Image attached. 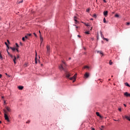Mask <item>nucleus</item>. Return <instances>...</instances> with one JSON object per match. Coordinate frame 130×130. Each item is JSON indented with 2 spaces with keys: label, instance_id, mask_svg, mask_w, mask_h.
Wrapping results in <instances>:
<instances>
[{
  "label": "nucleus",
  "instance_id": "f257e3e1",
  "mask_svg": "<svg viewBox=\"0 0 130 130\" xmlns=\"http://www.w3.org/2000/svg\"><path fill=\"white\" fill-rule=\"evenodd\" d=\"M62 63L63 64H60L59 66V70L61 71H64V73L66 74V78H70V76H71L69 73L67 71V67H68V65H67V63L66 62L62 61Z\"/></svg>",
  "mask_w": 130,
  "mask_h": 130
},
{
  "label": "nucleus",
  "instance_id": "f03ea898",
  "mask_svg": "<svg viewBox=\"0 0 130 130\" xmlns=\"http://www.w3.org/2000/svg\"><path fill=\"white\" fill-rule=\"evenodd\" d=\"M3 111L5 112L4 117H5V120L8 121V122H10V121H11V120H10V118H9V116H8V114H7V110H6V109H4Z\"/></svg>",
  "mask_w": 130,
  "mask_h": 130
},
{
  "label": "nucleus",
  "instance_id": "7ed1b4c3",
  "mask_svg": "<svg viewBox=\"0 0 130 130\" xmlns=\"http://www.w3.org/2000/svg\"><path fill=\"white\" fill-rule=\"evenodd\" d=\"M69 79L71 81H73V82L74 83V82H76V80L77 79V74H75L73 77H71Z\"/></svg>",
  "mask_w": 130,
  "mask_h": 130
},
{
  "label": "nucleus",
  "instance_id": "20e7f679",
  "mask_svg": "<svg viewBox=\"0 0 130 130\" xmlns=\"http://www.w3.org/2000/svg\"><path fill=\"white\" fill-rule=\"evenodd\" d=\"M6 109L7 110L8 112H11L12 111V109H11V108L10 107H6Z\"/></svg>",
  "mask_w": 130,
  "mask_h": 130
},
{
  "label": "nucleus",
  "instance_id": "39448f33",
  "mask_svg": "<svg viewBox=\"0 0 130 130\" xmlns=\"http://www.w3.org/2000/svg\"><path fill=\"white\" fill-rule=\"evenodd\" d=\"M124 95L126 97H130V93H128L127 92H125L124 93Z\"/></svg>",
  "mask_w": 130,
  "mask_h": 130
},
{
  "label": "nucleus",
  "instance_id": "423d86ee",
  "mask_svg": "<svg viewBox=\"0 0 130 130\" xmlns=\"http://www.w3.org/2000/svg\"><path fill=\"white\" fill-rule=\"evenodd\" d=\"M40 38L41 45V44H42V42H43V38L42 37V36L41 35L40 36Z\"/></svg>",
  "mask_w": 130,
  "mask_h": 130
},
{
  "label": "nucleus",
  "instance_id": "0eeeda50",
  "mask_svg": "<svg viewBox=\"0 0 130 130\" xmlns=\"http://www.w3.org/2000/svg\"><path fill=\"white\" fill-rule=\"evenodd\" d=\"M47 53H49L50 52V47L49 46L47 45Z\"/></svg>",
  "mask_w": 130,
  "mask_h": 130
},
{
  "label": "nucleus",
  "instance_id": "6e6552de",
  "mask_svg": "<svg viewBox=\"0 0 130 130\" xmlns=\"http://www.w3.org/2000/svg\"><path fill=\"white\" fill-rule=\"evenodd\" d=\"M108 15V11H106L104 12V16H105V17H107Z\"/></svg>",
  "mask_w": 130,
  "mask_h": 130
},
{
  "label": "nucleus",
  "instance_id": "1a4fd4ad",
  "mask_svg": "<svg viewBox=\"0 0 130 130\" xmlns=\"http://www.w3.org/2000/svg\"><path fill=\"white\" fill-rule=\"evenodd\" d=\"M125 118H126V119H127V120H128L129 121H130V116H125Z\"/></svg>",
  "mask_w": 130,
  "mask_h": 130
},
{
  "label": "nucleus",
  "instance_id": "9d476101",
  "mask_svg": "<svg viewBox=\"0 0 130 130\" xmlns=\"http://www.w3.org/2000/svg\"><path fill=\"white\" fill-rule=\"evenodd\" d=\"M84 77L85 78H89V73H85V74H84Z\"/></svg>",
  "mask_w": 130,
  "mask_h": 130
},
{
  "label": "nucleus",
  "instance_id": "9b49d317",
  "mask_svg": "<svg viewBox=\"0 0 130 130\" xmlns=\"http://www.w3.org/2000/svg\"><path fill=\"white\" fill-rule=\"evenodd\" d=\"M97 53H100V54H101L102 55H104L103 52H102V51H98Z\"/></svg>",
  "mask_w": 130,
  "mask_h": 130
},
{
  "label": "nucleus",
  "instance_id": "f8f14e48",
  "mask_svg": "<svg viewBox=\"0 0 130 130\" xmlns=\"http://www.w3.org/2000/svg\"><path fill=\"white\" fill-rule=\"evenodd\" d=\"M23 88H24V86H18V89L19 90H23Z\"/></svg>",
  "mask_w": 130,
  "mask_h": 130
},
{
  "label": "nucleus",
  "instance_id": "ddd939ff",
  "mask_svg": "<svg viewBox=\"0 0 130 130\" xmlns=\"http://www.w3.org/2000/svg\"><path fill=\"white\" fill-rule=\"evenodd\" d=\"M96 115H97V116H99L101 118L102 117V116L100 115V114L99 113V112H96Z\"/></svg>",
  "mask_w": 130,
  "mask_h": 130
},
{
  "label": "nucleus",
  "instance_id": "4468645a",
  "mask_svg": "<svg viewBox=\"0 0 130 130\" xmlns=\"http://www.w3.org/2000/svg\"><path fill=\"white\" fill-rule=\"evenodd\" d=\"M10 49H12V50H13V51H15V50H16V48L14 47H10Z\"/></svg>",
  "mask_w": 130,
  "mask_h": 130
},
{
  "label": "nucleus",
  "instance_id": "2eb2a0df",
  "mask_svg": "<svg viewBox=\"0 0 130 130\" xmlns=\"http://www.w3.org/2000/svg\"><path fill=\"white\" fill-rule=\"evenodd\" d=\"M5 44L6 45L7 47L8 48V49H10V47L9 46V45H8V43L7 42H5Z\"/></svg>",
  "mask_w": 130,
  "mask_h": 130
},
{
  "label": "nucleus",
  "instance_id": "dca6fc26",
  "mask_svg": "<svg viewBox=\"0 0 130 130\" xmlns=\"http://www.w3.org/2000/svg\"><path fill=\"white\" fill-rule=\"evenodd\" d=\"M16 59H17V57H16L15 56H14V58L13 59V61H14L15 64H16Z\"/></svg>",
  "mask_w": 130,
  "mask_h": 130
},
{
  "label": "nucleus",
  "instance_id": "f3484780",
  "mask_svg": "<svg viewBox=\"0 0 130 130\" xmlns=\"http://www.w3.org/2000/svg\"><path fill=\"white\" fill-rule=\"evenodd\" d=\"M23 2V0H21V1H17V4H22Z\"/></svg>",
  "mask_w": 130,
  "mask_h": 130
},
{
  "label": "nucleus",
  "instance_id": "a211bd4d",
  "mask_svg": "<svg viewBox=\"0 0 130 130\" xmlns=\"http://www.w3.org/2000/svg\"><path fill=\"white\" fill-rule=\"evenodd\" d=\"M125 85L127 86V87H130L129 84L127 82L125 83Z\"/></svg>",
  "mask_w": 130,
  "mask_h": 130
},
{
  "label": "nucleus",
  "instance_id": "6ab92c4d",
  "mask_svg": "<svg viewBox=\"0 0 130 130\" xmlns=\"http://www.w3.org/2000/svg\"><path fill=\"white\" fill-rule=\"evenodd\" d=\"M0 59H1V60H3V56L2 55V54L1 53H0Z\"/></svg>",
  "mask_w": 130,
  "mask_h": 130
},
{
  "label": "nucleus",
  "instance_id": "aec40b11",
  "mask_svg": "<svg viewBox=\"0 0 130 130\" xmlns=\"http://www.w3.org/2000/svg\"><path fill=\"white\" fill-rule=\"evenodd\" d=\"M115 17L116 18H119V15L118 14H116L115 15Z\"/></svg>",
  "mask_w": 130,
  "mask_h": 130
},
{
  "label": "nucleus",
  "instance_id": "412c9836",
  "mask_svg": "<svg viewBox=\"0 0 130 130\" xmlns=\"http://www.w3.org/2000/svg\"><path fill=\"white\" fill-rule=\"evenodd\" d=\"M84 33L85 34H90V31H86Z\"/></svg>",
  "mask_w": 130,
  "mask_h": 130
},
{
  "label": "nucleus",
  "instance_id": "4be33fe9",
  "mask_svg": "<svg viewBox=\"0 0 130 130\" xmlns=\"http://www.w3.org/2000/svg\"><path fill=\"white\" fill-rule=\"evenodd\" d=\"M74 21H75V24H78V23H79V21H78L77 19H74Z\"/></svg>",
  "mask_w": 130,
  "mask_h": 130
},
{
  "label": "nucleus",
  "instance_id": "5701e85b",
  "mask_svg": "<svg viewBox=\"0 0 130 130\" xmlns=\"http://www.w3.org/2000/svg\"><path fill=\"white\" fill-rule=\"evenodd\" d=\"M84 24H85V26H87V27H88V28H89L90 25L86 24V23H84Z\"/></svg>",
  "mask_w": 130,
  "mask_h": 130
},
{
  "label": "nucleus",
  "instance_id": "b1692460",
  "mask_svg": "<svg viewBox=\"0 0 130 130\" xmlns=\"http://www.w3.org/2000/svg\"><path fill=\"white\" fill-rule=\"evenodd\" d=\"M90 68V67H89L88 66H84V69H89Z\"/></svg>",
  "mask_w": 130,
  "mask_h": 130
},
{
  "label": "nucleus",
  "instance_id": "393cba45",
  "mask_svg": "<svg viewBox=\"0 0 130 130\" xmlns=\"http://www.w3.org/2000/svg\"><path fill=\"white\" fill-rule=\"evenodd\" d=\"M112 63H113L112 61L111 60H110V61H109V64H110V66L112 65Z\"/></svg>",
  "mask_w": 130,
  "mask_h": 130
},
{
  "label": "nucleus",
  "instance_id": "a878e982",
  "mask_svg": "<svg viewBox=\"0 0 130 130\" xmlns=\"http://www.w3.org/2000/svg\"><path fill=\"white\" fill-rule=\"evenodd\" d=\"M103 39H104V40H106V41H108V39H106V38H104V37H103Z\"/></svg>",
  "mask_w": 130,
  "mask_h": 130
},
{
  "label": "nucleus",
  "instance_id": "bb28decb",
  "mask_svg": "<svg viewBox=\"0 0 130 130\" xmlns=\"http://www.w3.org/2000/svg\"><path fill=\"white\" fill-rule=\"evenodd\" d=\"M16 46L17 48H19V45L18 44V43H16Z\"/></svg>",
  "mask_w": 130,
  "mask_h": 130
},
{
  "label": "nucleus",
  "instance_id": "cd10ccee",
  "mask_svg": "<svg viewBox=\"0 0 130 130\" xmlns=\"http://www.w3.org/2000/svg\"><path fill=\"white\" fill-rule=\"evenodd\" d=\"M35 63L37 64V57H36Z\"/></svg>",
  "mask_w": 130,
  "mask_h": 130
},
{
  "label": "nucleus",
  "instance_id": "c85d7f7f",
  "mask_svg": "<svg viewBox=\"0 0 130 130\" xmlns=\"http://www.w3.org/2000/svg\"><path fill=\"white\" fill-rule=\"evenodd\" d=\"M101 35L102 38H103V37H104V36H103V35H102V32H101Z\"/></svg>",
  "mask_w": 130,
  "mask_h": 130
},
{
  "label": "nucleus",
  "instance_id": "c756f323",
  "mask_svg": "<svg viewBox=\"0 0 130 130\" xmlns=\"http://www.w3.org/2000/svg\"><path fill=\"white\" fill-rule=\"evenodd\" d=\"M104 23H106V19L105 18H104Z\"/></svg>",
  "mask_w": 130,
  "mask_h": 130
},
{
  "label": "nucleus",
  "instance_id": "7c9ffc66",
  "mask_svg": "<svg viewBox=\"0 0 130 130\" xmlns=\"http://www.w3.org/2000/svg\"><path fill=\"white\" fill-rule=\"evenodd\" d=\"M31 35H32V34H27V36H31Z\"/></svg>",
  "mask_w": 130,
  "mask_h": 130
},
{
  "label": "nucleus",
  "instance_id": "2f4dec72",
  "mask_svg": "<svg viewBox=\"0 0 130 130\" xmlns=\"http://www.w3.org/2000/svg\"><path fill=\"white\" fill-rule=\"evenodd\" d=\"M7 53H8V54L9 55H10L11 54L10 53V52H9V51H8V49H7Z\"/></svg>",
  "mask_w": 130,
  "mask_h": 130
},
{
  "label": "nucleus",
  "instance_id": "473e14b6",
  "mask_svg": "<svg viewBox=\"0 0 130 130\" xmlns=\"http://www.w3.org/2000/svg\"><path fill=\"white\" fill-rule=\"evenodd\" d=\"M34 35H35V37H37V35L35 32H34Z\"/></svg>",
  "mask_w": 130,
  "mask_h": 130
},
{
  "label": "nucleus",
  "instance_id": "72a5a7b5",
  "mask_svg": "<svg viewBox=\"0 0 130 130\" xmlns=\"http://www.w3.org/2000/svg\"><path fill=\"white\" fill-rule=\"evenodd\" d=\"M24 38H26V39H28V36L27 35L25 36Z\"/></svg>",
  "mask_w": 130,
  "mask_h": 130
},
{
  "label": "nucleus",
  "instance_id": "f704fd0d",
  "mask_svg": "<svg viewBox=\"0 0 130 130\" xmlns=\"http://www.w3.org/2000/svg\"><path fill=\"white\" fill-rule=\"evenodd\" d=\"M22 41H25V38L24 37H23L22 39Z\"/></svg>",
  "mask_w": 130,
  "mask_h": 130
},
{
  "label": "nucleus",
  "instance_id": "c9c22d12",
  "mask_svg": "<svg viewBox=\"0 0 130 130\" xmlns=\"http://www.w3.org/2000/svg\"><path fill=\"white\" fill-rule=\"evenodd\" d=\"M16 51H17V52H19V50L18 48H16Z\"/></svg>",
  "mask_w": 130,
  "mask_h": 130
},
{
  "label": "nucleus",
  "instance_id": "e433bc0d",
  "mask_svg": "<svg viewBox=\"0 0 130 130\" xmlns=\"http://www.w3.org/2000/svg\"><path fill=\"white\" fill-rule=\"evenodd\" d=\"M93 18H96V14H93Z\"/></svg>",
  "mask_w": 130,
  "mask_h": 130
},
{
  "label": "nucleus",
  "instance_id": "4c0bfd02",
  "mask_svg": "<svg viewBox=\"0 0 130 130\" xmlns=\"http://www.w3.org/2000/svg\"><path fill=\"white\" fill-rule=\"evenodd\" d=\"M10 55V56L11 57V58H13V55L10 54V55Z\"/></svg>",
  "mask_w": 130,
  "mask_h": 130
},
{
  "label": "nucleus",
  "instance_id": "58836bf2",
  "mask_svg": "<svg viewBox=\"0 0 130 130\" xmlns=\"http://www.w3.org/2000/svg\"><path fill=\"white\" fill-rule=\"evenodd\" d=\"M118 110H119V111H121V108H118Z\"/></svg>",
  "mask_w": 130,
  "mask_h": 130
},
{
  "label": "nucleus",
  "instance_id": "ea45409f",
  "mask_svg": "<svg viewBox=\"0 0 130 130\" xmlns=\"http://www.w3.org/2000/svg\"><path fill=\"white\" fill-rule=\"evenodd\" d=\"M89 11H90V10H89V9H87V10H86V12H89Z\"/></svg>",
  "mask_w": 130,
  "mask_h": 130
},
{
  "label": "nucleus",
  "instance_id": "a19ab883",
  "mask_svg": "<svg viewBox=\"0 0 130 130\" xmlns=\"http://www.w3.org/2000/svg\"><path fill=\"white\" fill-rule=\"evenodd\" d=\"M39 32L40 33V36L41 35V31H40V30H39Z\"/></svg>",
  "mask_w": 130,
  "mask_h": 130
},
{
  "label": "nucleus",
  "instance_id": "79ce46f5",
  "mask_svg": "<svg viewBox=\"0 0 130 130\" xmlns=\"http://www.w3.org/2000/svg\"><path fill=\"white\" fill-rule=\"evenodd\" d=\"M126 25H130V23L129 22H127Z\"/></svg>",
  "mask_w": 130,
  "mask_h": 130
},
{
  "label": "nucleus",
  "instance_id": "37998d69",
  "mask_svg": "<svg viewBox=\"0 0 130 130\" xmlns=\"http://www.w3.org/2000/svg\"><path fill=\"white\" fill-rule=\"evenodd\" d=\"M4 105H6V101L5 100H4Z\"/></svg>",
  "mask_w": 130,
  "mask_h": 130
},
{
  "label": "nucleus",
  "instance_id": "c03bdc74",
  "mask_svg": "<svg viewBox=\"0 0 130 130\" xmlns=\"http://www.w3.org/2000/svg\"><path fill=\"white\" fill-rule=\"evenodd\" d=\"M7 42L9 43V44H10V41H9V40H7Z\"/></svg>",
  "mask_w": 130,
  "mask_h": 130
},
{
  "label": "nucleus",
  "instance_id": "a18cd8bd",
  "mask_svg": "<svg viewBox=\"0 0 130 130\" xmlns=\"http://www.w3.org/2000/svg\"><path fill=\"white\" fill-rule=\"evenodd\" d=\"M30 123V121H28L26 122V123Z\"/></svg>",
  "mask_w": 130,
  "mask_h": 130
},
{
  "label": "nucleus",
  "instance_id": "49530a36",
  "mask_svg": "<svg viewBox=\"0 0 130 130\" xmlns=\"http://www.w3.org/2000/svg\"><path fill=\"white\" fill-rule=\"evenodd\" d=\"M20 45H21V46H22V45H23V44L20 42Z\"/></svg>",
  "mask_w": 130,
  "mask_h": 130
},
{
  "label": "nucleus",
  "instance_id": "de8ad7c7",
  "mask_svg": "<svg viewBox=\"0 0 130 130\" xmlns=\"http://www.w3.org/2000/svg\"><path fill=\"white\" fill-rule=\"evenodd\" d=\"M71 59H72V58H71V57H69V60H71Z\"/></svg>",
  "mask_w": 130,
  "mask_h": 130
},
{
  "label": "nucleus",
  "instance_id": "09e8293b",
  "mask_svg": "<svg viewBox=\"0 0 130 130\" xmlns=\"http://www.w3.org/2000/svg\"><path fill=\"white\" fill-rule=\"evenodd\" d=\"M74 19H77V17L76 16L74 17Z\"/></svg>",
  "mask_w": 130,
  "mask_h": 130
},
{
  "label": "nucleus",
  "instance_id": "8fccbe9b",
  "mask_svg": "<svg viewBox=\"0 0 130 130\" xmlns=\"http://www.w3.org/2000/svg\"><path fill=\"white\" fill-rule=\"evenodd\" d=\"M104 3H106V0H103Z\"/></svg>",
  "mask_w": 130,
  "mask_h": 130
},
{
  "label": "nucleus",
  "instance_id": "3c124183",
  "mask_svg": "<svg viewBox=\"0 0 130 130\" xmlns=\"http://www.w3.org/2000/svg\"><path fill=\"white\" fill-rule=\"evenodd\" d=\"M2 77H3V75H2V74H0V78H2Z\"/></svg>",
  "mask_w": 130,
  "mask_h": 130
},
{
  "label": "nucleus",
  "instance_id": "603ef678",
  "mask_svg": "<svg viewBox=\"0 0 130 130\" xmlns=\"http://www.w3.org/2000/svg\"><path fill=\"white\" fill-rule=\"evenodd\" d=\"M123 105H124V106H125V107H126V105L124 104Z\"/></svg>",
  "mask_w": 130,
  "mask_h": 130
},
{
  "label": "nucleus",
  "instance_id": "864d4df0",
  "mask_svg": "<svg viewBox=\"0 0 130 130\" xmlns=\"http://www.w3.org/2000/svg\"><path fill=\"white\" fill-rule=\"evenodd\" d=\"M17 58H19V55H17Z\"/></svg>",
  "mask_w": 130,
  "mask_h": 130
},
{
  "label": "nucleus",
  "instance_id": "5fc2aeb1",
  "mask_svg": "<svg viewBox=\"0 0 130 130\" xmlns=\"http://www.w3.org/2000/svg\"><path fill=\"white\" fill-rule=\"evenodd\" d=\"M101 127H102L103 128H104V126L102 125V126H101Z\"/></svg>",
  "mask_w": 130,
  "mask_h": 130
},
{
  "label": "nucleus",
  "instance_id": "6e6d98bb",
  "mask_svg": "<svg viewBox=\"0 0 130 130\" xmlns=\"http://www.w3.org/2000/svg\"><path fill=\"white\" fill-rule=\"evenodd\" d=\"M74 26H75L76 27V28H79V27L77 26V25H74Z\"/></svg>",
  "mask_w": 130,
  "mask_h": 130
},
{
  "label": "nucleus",
  "instance_id": "4d7b16f0",
  "mask_svg": "<svg viewBox=\"0 0 130 130\" xmlns=\"http://www.w3.org/2000/svg\"><path fill=\"white\" fill-rule=\"evenodd\" d=\"M2 99H4L5 98V96H2Z\"/></svg>",
  "mask_w": 130,
  "mask_h": 130
},
{
  "label": "nucleus",
  "instance_id": "13d9d810",
  "mask_svg": "<svg viewBox=\"0 0 130 130\" xmlns=\"http://www.w3.org/2000/svg\"><path fill=\"white\" fill-rule=\"evenodd\" d=\"M113 120H114V121H117V120H116V119H113Z\"/></svg>",
  "mask_w": 130,
  "mask_h": 130
},
{
  "label": "nucleus",
  "instance_id": "bf43d9fd",
  "mask_svg": "<svg viewBox=\"0 0 130 130\" xmlns=\"http://www.w3.org/2000/svg\"><path fill=\"white\" fill-rule=\"evenodd\" d=\"M91 129H92V130H95V128H92Z\"/></svg>",
  "mask_w": 130,
  "mask_h": 130
},
{
  "label": "nucleus",
  "instance_id": "052dcab7",
  "mask_svg": "<svg viewBox=\"0 0 130 130\" xmlns=\"http://www.w3.org/2000/svg\"><path fill=\"white\" fill-rule=\"evenodd\" d=\"M92 29H93V27H91L90 30H92Z\"/></svg>",
  "mask_w": 130,
  "mask_h": 130
},
{
  "label": "nucleus",
  "instance_id": "680f3d73",
  "mask_svg": "<svg viewBox=\"0 0 130 130\" xmlns=\"http://www.w3.org/2000/svg\"><path fill=\"white\" fill-rule=\"evenodd\" d=\"M91 40H94V38H92Z\"/></svg>",
  "mask_w": 130,
  "mask_h": 130
},
{
  "label": "nucleus",
  "instance_id": "e2e57ef3",
  "mask_svg": "<svg viewBox=\"0 0 130 130\" xmlns=\"http://www.w3.org/2000/svg\"><path fill=\"white\" fill-rule=\"evenodd\" d=\"M78 37H81V36L78 35Z\"/></svg>",
  "mask_w": 130,
  "mask_h": 130
},
{
  "label": "nucleus",
  "instance_id": "0e129e2a",
  "mask_svg": "<svg viewBox=\"0 0 130 130\" xmlns=\"http://www.w3.org/2000/svg\"><path fill=\"white\" fill-rule=\"evenodd\" d=\"M5 75H6L7 76H8V73H6Z\"/></svg>",
  "mask_w": 130,
  "mask_h": 130
},
{
  "label": "nucleus",
  "instance_id": "69168bd1",
  "mask_svg": "<svg viewBox=\"0 0 130 130\" xmlns=\"http://www.w3.org/2000/svg\"><path fill=\"white\" fill-rule=\"evenodd\" d=\"M90 20H93V18L90 19Z\"/></svg>",
  "mask_w": 130,
  "mask_h": 130
},
{
  "label": "nucleus",
  "instance_id": "338daca9",
  "mask_svg": "<svg viewBox=\"0 0 130 130\" xmlns=\"http://www.w3.org/2000/svg\"><path fill=\"white\" fill-rule=\"evenodd\" d=\"M117 121H119V120H117Z\"/></svg>",
  "mask_w": 130,
  "mask_h": 130
},
{
  "label": "nucleus",
  "instance_id": "774afa93",
  "mask_svg": "<svg viewBox=\"0 0 130 130\" xmlns=\"http://www.w3.org/2000/svg\"><path fill=\"white\" fill-rule=\"evenodd\" d=\"M0 123H2V121H0Z\"/></svg>",
  "mask_w": 130,
  "mask_h": 130
}]
</instances>
